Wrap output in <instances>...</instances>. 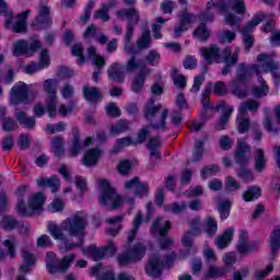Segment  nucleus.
Instances as JSON below:
<instances>
[{"label":"nucleus","instance_id":"a878e982","mask_svg":"<svg viewBox=\"0 0 280 280\" xmlns=\"http://www.w3.org/2000/svg\"><path fill=\"white\" fill-rule=\"evenodd\" d=\"M270 259H275L280 249V225L273 228L270 235Z\"/></svg>","mask_w":280,"mask_h":280},{"label":"nucleus","instance_id":"4468645a","mask_svg":"<svg viewBox=\"0 0 280 280\" xmlns=\"http://www.w3.org/2000/svg\"><path fill=\"white\" fill-rule=\"evenodd\" d=\"M264 19H265L264 14L255 15L254 19L250 22H248L247 25L241 28V33L243 34V36H245L244 45L247 51H250V48L253 47V43H254L253 36L248 34H250V32H253V30H255V27H257V25H259V23H261Z\"/></svg>","mask_w":280,"mask_h":280},{"label":"nucleus","instance_id":"9d476101","mask_svg":"<svg viewBox=\"0 0 280 280\" xmlns=\"http://www.w3.org/2000/svg\"><path fill=\"white\" fill-rule=\"evenodd\" d=\"M240 60V48H236L233 52L231 47H225L221 52V62H224L225 67L221 70L222 75H229L233 71V67L237 65Z\"/></svg>","mask_w":280,"mask_h":280},{"label":"nucleus","instance_id":"680f3d73","mask_svg":"<svg viewBox=\"0 0 280 280\" xmlns=\"http://www.w3.org/2000/svg\"><path fill=\"white\" fill-rule=\"evenodd\" d=\"M220 172V166L217 164L208 165L201 170V178L207 179L209 176H215Z\"/></svg>","mask_w":280,"mask_h":280},{"label":"nucleus","instance_id":"6e6d98bb","mask_svg":"<svg viewBox=\"0 0 280 280\" xmlns=\"http://www.w3.org/2000/svg\"><path fill=\"white\" fill-rule=\"evenodd\" d=\"M258 67H260L261 73H272L273 71H279V63L275 62L272 59L258 65Z\"/></svg>","mask_w":280,"mask_h":280},{"label":"nucleus","instance_id":"39448f33","mask_svg":"<svg viewBox=\"0 0 280 280\" xmlns=\"http://www.w3.org/2000/svg\"><path fill=\"white\" fill-rule=\"evenodd\" d=\"M58 80L47 79L44 82V91L48 94L46 100V109L49 117H56L58 115V97L56 96V91H58Z\"/></svg>","mask_w":280,"mask_h":280},{"label":"nucleus","instance_id":"2eb2a0df","mask_svg":"<svg viewBox=\"0 0 280 280\" xmlns=\"http://www.w3.org/2000/svg\"><path fill=\"white\" fill-rule=\"evenodd\" d=\"M236 250L241 255H250L259 250V242L255 241L248 244V232H241Z\"/></svg>","mask_w":280,"mask_h":280},{"label":"nucleus","instance_id":"c756f323","mask_svg":"<svg viewBox=\"0 0 280 280\" xmlns=\"http://www.w3.org/2000/svg\"><path fill=\"white\" fill-rule=\"evenodd\" d=\"M36 183L38 187H50L52 194H56L58 189H60V179H58V176L52 175L49 178H38L36 179Z\"/></svg>","mask_w":280,"mask_h":280},{"label":"nucleus","instance_id":"c9c22d12","mask_svg":"<svg viewBox=\"0 0 280 280\" xmlns=\"http://www.w3.org/2000/svg\"><path fill=\"white\" fill-rule=\"evenodd\" d=\"M86 235V229H83L82 234L80 235H70V237H78V243H69L63 241V250L69 253V250H73V248H82L84 246V237Z\"/></svg>","mask_w":280,"mask_h":280},{"label":"nucleus","instance_id":"a211bd4d","mask_svg":"<svg viewBox=\"0 0 280 280\" xmlns=\"http://www.w3.org/2000/svg\"><path fill=\"white\" fill-rule=\"evenodd\" d=\"M72 145L70 148V155L71 156H78L84 148H88V145H91L93 143V138L89 137L83 142L80 141V130L77 127L72 128Z\"/></svg>","mask_w":280,"mask_h":280},{"label":"nucleus","instance_id":"37998d69","mask_svg":"<svg viewBox=\"0 0 280 280\" xmlns=\"http://www.w3.org/2000/svg\"><path fill=\"white\" fill-rule=\"evenodd\" d=\"M137 47L144 51V49H150V45H152V36L150 35V31H144L136 42Z\"/></svg>","mask_w":280,"mask_h":280},{"label":"nucleus","instance_id":"1a4fd4ad","mask_svg":"<svg viewBox=\"0 0 280 280\" xmlns=\"http://www.w3.org/2000/svg\"><path fill=\"white\" fill-rule=\"evenodd\" d=\"M116 15L121 21L127 20V38L135 35V25H139V11L135 8L121 9L116 12Z\"/></svg>","mask_w":280,"mask_h":280},{"label":"nucleus","instance_id":"4c0bfd02","mask_svg":"<svg viewBox=\"0 0 280 280\" xmlns=\"http://www.w3.org/2000/svg\"><path fill=\"white\" fill-rule=\"evenodd\" d=\"M83 253L91 255L94 261H102V259L106 258L103 247L97 248L95 245H90L88 248L83 249Z\"/></svg>","mask_w":280,"mask_h":280},{"label":"nucleus","instance_id":"a18cd8bd","mask_svg":"<svg viewBox=\"0 0 280 280\" xmlns=\"http://www.w3.org/2000/svg\"><path fill=\"white\" fill-rule=\"evenodd\" d=\"M52 151L55 156H62L65 154V139L60 136H57L52 139Z\"/></svg>","mask_w":280,"mask_h":280},{"label":"nucleus","instance_id":"603ef678","mask_svg":"<svg viewBox=\"0 0 280 280\" xmlns=\"http://www.w3.org/2000/svg\"><path fill=\"white\" fill-rule=\"evenodd\" d=\"M141 68V60L137 56H131L125 66L127 73H135L137 69Z\"/></svg>","mask_w":280,"mask_h":280},{"label":"nucleus","instance_id":"aec40b11","mask_svg":"<svg viewBox=\"0 0 280 280\" xmlns=\"http://www.w3.org/2000/svg\"><path fill=\"white\" fill-rule=\"evenodd\" d=\"M200 51L208 65H213V62H222V56L220 55V47H218V45L203 47Z\"/></svg>","mask_w":280,"mask_h":280},{"label":"nucleus","instance_id":"4d7b16f0","mask_svg":"<svg viewBox=\"0 0 280 280\" xmlns=\"http://www.w3.org/2000/svg\"><path fill=\"white\" fill-rule=\"evenodd\" d=\"M215 15L213 14V10H209V7H206V11L199 14L200 25H206L207 23H213Z\"/></svg>","mask_w":280,"mask_h":280},{"label":"nucleus","instance_id":"ea45409f","mask_svg":"<svg viewBox=\"0 0 280 280\" xmlns=\"http://www.w3.org/2000/svg\"><path fill=\"white\" fill-rule=\"evenodd\" d=\"M205 277L206 279H222V277H226V269L212 265L206 271Z\"/></svg>","mask_w":280,"mask_h":280},{"label":"nucleus","instance_id":"5fc2aeb1","mask_svg":"<svg viewBox=\"0 0 280 280\" xmlns=\"http://www.w3.org/2000/svg\"><path fill=\"white\" fill-rule=\"evenodd\" d=\"M205 231L210 237H213L218 233V222H215V219L212 217L207 218Z\"/></svg>","mask_w":280,"mask_h":280},{"label":"nucleus","instance_id":"0e129e2a","mask_svg":"<svg viewBox=\"0 0 280 280\" xmlns=\"http://www.w3.org/2000/svg\"><path fill=\"white\" fill-rule=\"evenodd\" d=\"M72 56H77L78 62L79 65H84L85 59H84V47L82 46V44H75L74 46H72Z\"/></svg>","mask_w":280,"mask_h":280},{"label":"nucleus","instance_id":"bf43d9fd","mask_svg":"<svg viewBox=\"0 0 280 280\" xmlns=\"http://www.w3.org/2000/svg\"><path fill=\"white\" fill-rule=\"evenodd\" d=\"M4 231H14L19 226V221L12 217H4L1 221Z\"/></svg>","mask_w":280,"mask_h":280},{"label":"nucleus","instance_id":"e433bc0d","mask_svg":"<svg viewBox=\"0 0 280 280\" xmlns=\"http://www.w3.org/2000/svg\"><path fill=\"white\" fill-rule=\"evenodd\" d=\"M252 71H254V70L250 69V66L247 67L245 62L238 63L237 69H236L235 82H246V80H248V78H250Z\"/></svg>","mask_w":280,"mask_h":280},{"label":"nucleus","instance_id":"473e14b6","mask_svg":"<svg viewBox=\"0 0 280 280\" xmlns=\"http://www.w3.org/2000/svg\"><path fill=\"white\" fill-rule=\"evenodd\" d=\"M100 154L101 151L98 149H89L83 156V165H85V167H93L94 165H97Z\"/></svg>","mask_w":280,"mask_h":280},{"label":"nucleus","instance_id":"412c9836","mask_svg":"<svg viewBox=\"0 0 280 280\" xmlns=\"http://www.w3.org/2000/svg\"><path fill=\"white\" fill-rule=\"evenodd\" d=\"M107 74L113 82L124 84V81L126 80V68L122 65L115 62L108 68Z\"/></svg>","mask_w":280,"mask_h":280},{"label":"nucleus","instance_id":"423d86ee","mask_svg":"<svg viewBox=\"0 0 280 280\" xmlns=\"http://www.w3.org/2000/svg\"><path fill=\"white\" fill-rule=\"evenodd\" d=\"M30 92L31 88L30 85L19 82L11 89L10 92V103L12 106H19V104H32L34 100L30 101Z\"/></svg>","mask_w":280,"mask_h":280},{"label":"nucleus","instance_id":"a19ab883","mask_svg":"<svg viewBox=\"0 0 280 280\" xmlns=\"http://www.w3.org/2000/svg\"><path fill=\"white\" fill-rule=\"evenodd\" d=\"M233 107H226L225 109H223L220 120L215 125V130H224L226 128L229 119H231V115H233Z\"/></svg>","mask_w":280,"mask_h":280},{"label":"nucleus","instance_id":"f257e3e1","mask_svg":"<svg viewBox=\"0 0 280 280\" xmlns=\"http://www.w3.org/2000/svg\"><path fill=\"white\" fill-rule=\"evenodd\" d=\"M144 119L149 121V126L140 129L136 145H141L145 143V139L150 136V130H158L160 132H165L167 130V117H170V109L163 108L161 103L156 104L154 98H149L143 108Z\"/></svg>","mask_w":280,"mask_h":280},{"label":"nucleus","instance_id":"4be33fe9","mask_svg":"<svg viewBox=\"0 0 280 280\" xmlns=\"http://www.w3.org/2000/svg\"><path fill=\"white\" fill-rule=\"evenodd\" d=\"M15 119L20 126H24L26 130H34L36 128V117L27 116V113L15 107Z\"/></svg>","mask_w":280,"mask_h":280},{"label":"nucleus","instance_id":"774afa93","mask_svg":"<svg viewBox=\"0 0 280 280\" xmlns=\"http://www.w3.org/2000/svg\"><path fill=\"white\" fill-rule=\"evenodd\" d=\"M43 69H47L49 65H51V60L49 59V50L43 49L39 52V62H37Z\"/></svg>","mask_w":280,"mask_h":280},{"label":"nucleus","instance_id":"c85d7f7f","mask_svg":"<svg viewBox=\"0 0 280 280\" xmlns=\"http://www.w3.org/2000/svg\"><path fill=\"white\" fill-rule=\"evenodd\" d=\"M259 106H261V103H259V101H255V100L245 101L241 103L238 107V113L241 115L248 116V110H249V113L257 115V110H259Z\"/></svg>","mask_w":280,"mask_h":280},{"label":"nucleus","instance_id":"13d9d810","mask_svg":"<svg viewBox=\"0 0 280 280\" xmlns=\"http://www.w3.org/2000/svg\"><path fill=\"white\" fill-rule=\"evenodd\" d=\"M221 220H226L231 215V201L225 200L219 203V209Z\"/></svg>","mask_w":280,"mask_h":280},{"label":"nucleus","instance_id":"7c9ffc66","mask_svg":"<svg viewBox=\"0 0 280 280\" xmlns=\"http://www.w3.org/2000/svg\"><path fill=\"white\" fill-rule=\"evenodd\" d=\"M30 10H26L18 14V21L13 25V32L15 34H25L27 32V16H30Z\"/></svg>","mask_w":280,"mask_h":280},{"label":"nucleus","instance_id":"6e6552de","mask_svg":"<svg viewBox=\"0 0 280 280\" xmlns=\"http://www.w3.org/2000/svg\"><path fill=\"white\" fill-rule=\"evenodd\" d=\"M37 12V16L32 22V27H34V30L51 27V9L47 5V2H39Z\"/></svg>","mask_w":280,"mask_h":280},{"label":"nucleus","instance_id":"f03ea898","mask_svg":"<svg viewBox=\"0 0 280 280\" xmlns=\"http://www.w3.org/2000/svg\"><path fill=\"white\" fill-rule=\"evenodd\" d=\"M86 226H89V215L79 211L63 220L60 225L49 223L48 232L54 240L65 242L67 240L65 232L68 233V235H82V231L83 229H86Z\"/></svg>","mask_w":280,"mask_h":280},{"label":"nucleus","instance_id":"7ed1b4c3","mask_svg":"<svg viewBox=\"0 0 280 280\" xmlns=\"http://www.w3.org/2000/svg\"><path fill=\"white\" fill-rule=\"evenodd\" d=\"M98 185L101 187V196L98 201L103 207H112V209H119L124 202L128 205H135V197H121L117 195V190L110 186L108 179H98Z\"/></svg>","mask_w":280,"mask_h":280},{"label":"nucleus","instance_id":"20e7f679","mask_svg":"<svg viewBox=\"0 0 280 280\" xmlns=\"http://www.w3.org/2000/svg\"><path fill=\"white\" fill-rule=\"evenodd\" d=\"M73 261H75V254H70L60 259L54 252H50L46 255V270L50 275H56L57 272L65 275L71 268Z\"/></svg>","mask_w":280,"mask_h":280},{"label":"nucleus","instance_id":"09e8293b","mask_svg":"<svg viewBox=\"0 0 280 280\" xmlns=\"http://www.w3.org/2000/svg\"><path fill=\"white\" fill-rule=\"evenodd\" d=\"M171 78L175 86H178V89H185V86H187V78L183 74H178L177 68H173Z\"/></svg>","mask_w":280,"mask_h":280},{"label":"nucleus","instance_id":"bb28decb","mask_svg":"<svg viewBox=\"0 0 280 280\" xmlns=\"http://www.w3.org/2000/svg\"><path fill=\"white\" fill-rule=\"evenodd\" d=\"M235 233V229L228 228L223 234L219 235L215 241L217 247L222 250L223 248L229 247V244L233 242V234Z\"/></svg>","mask_w":280,"mask_h":280},{"label":"nucleus","instance_id":"864d4df0","mask_svg":"<svg viewBox=\"0 0 280 280\" xmlns=\"http://www.w3.org/2000/svg\"><path fill=\"white\" fill-rule=\"evenodd\" d=\"M2 130L4 132H14V130H19V122L12 117H5L2 120Z\"/></svg>","mask_w":280,"mask_h":280},{"label":"nucleus","instance_id":"49530a36","mask_svg":"<svg viewBox=\"0 0 280 280\" xmlns=\"http://www.w3.org/2000/svg\"><path fill=\"white\" fill-rule=\"evenodd\" d=\"M142 220H143V217H141V214H137V217L133 220V228L128 233V237H127L128 244H132V242H135V237H137V233H139V226H141Z\"/></svg>","mask_w":280,"mask_h":280},{"label":"nucleus","instance_id":"b1692460","mask_svg":"<svg viewBox=\"0 0 280 280\" xmlns=\"http://www.w3.org/2000/svg\"><path fill=\"white\" fill-rule=\"evenodd\" d=\"M43 205H45V195L43 192H36L32 197L28 198V208H26V212L28 215H33L34 211H40L43 209Z\"/></svg>","mask_w":280,"mask_h":280},{"label":"nucleus","instance_id":"72a5a7b5","mask_svg":"<svg viewBox=\"0 0 280 280\" xmlns=\"http://www.w3.org/2000/svg\"><path fill=\"white\" fill-rule=\"evenodd\" d=\"M268 163V160L266 159V153L264 152V149H257L256 150V156H255V171L258 174H261L264 170H266V165Z\"/></svg>","mask_w":280,"mask_h":280},{"label":"nucleus","instance_id":"f8f14e48","mask_svg":"<svg viewBox=\"0 0 280 280\" xmlns=\"http://www.w3.org/2000/svg\"><path fill=\"white\" fill-rule=\"evenodd\" d=\"M253 159V154L250 151V147L243 140L237 141V148L234 154V161L236 165H240V167H246L250 163V160Z\"/></svg>","mask_w":280,"mask_h":280},{"label":"nucleus","instance_id":"69168bd1","mask_svg":"<svg viewBox=\"0 0 280 280\" xmlns=\"http://www.w3.org/2000/svg\"><path fill=\"white\" fill-rule=\"evenodd\" d=\"M194 35L199 40H208L210 36V32L205 24H200L199 27L194 32Z\"/></svg>","mask_w":280,"mask_h":280},{"label":"nucleus","instance_id":"dca6fc26","mask_svg":"<svg viewBox=\"0 0 280 280\" xmlns=\"http://www.w3.org/2000/svg\"><path fill=\"white\" fill-rule=\"evenodd\" d=\"M125 189H135V196L138 198H145L150 194V185L141 182L139 177L125 182Z\"/></svg>","mask_w":280,"mask_h":280},{"label":"nucleus","instance_id":"de8ad7c7","mask_svg":"<svg viewBox=\"0 0 280 280\" xmlns=\"http://www.w3.org/2000/svg\"><path fill=\"white\" fill-rule=\"evenodd\" d=\"M132 40V35H130L128 37V33H126L125 35V51L126 54H128L129 56H137L139 54H141L143 50L141 48H139V46H131L130 43Z\"/></svg>","mask_w":280,"mask_h":280},{"label":"nucleus","instance_id":"393cba45","mask_svg":"<svg viewBox=\"0 0 280 280\" xmlns=\"http://www.w3.org/2000/svg\"><path fill=\"white\" fill-rule=\"evenodd\" d=\"M27 186H21L16 189L15 195L18 196V206L16 211L22 215V218H26L32 212H27V207L25 206V199H23V196L27 194Z\"/></svg>","mask_w":280,"mask_h":280},{"label":"nucleus","instance_id":"cd10ccee","mask_svg":"<svg viewBox=\"0 0 280 280\" xmlns=\"http://www.w3.org/2000/svg\"><path fill=\"white\" fill-rule=\"evenodd\" d=\"M83 97L88 102L95 104L96 102H100V100H102V92L100 91V88L84 85Z\"/></svg>","mask_w":280,"mask_h":280},{"label":"nucleus","instance_id":"9b49d317","mask_svg":"<svg viewBox=\"0 0 280 280\" xmlns=\"http://www.w3.org/2000/svg\"><path fill=\"white\" fill-rule=\"evenodd\" d=\"M178 18L179 24L174 27V38H180L189 30V26L198 20L196 14L187 12V8L180 12Z\"/></svg>","mask_w":280,"mask_h":280},{"label":"nucleus","instance_id":"c03bdc74","mask_svg":"<svg viewBox=\"0 0 280 280\" xmlns=\"http://www.w3.org/2000/svg\"><path fill=\"white\" fill-rule=\"evenodd\" d=\"M228 10H232V12H235L236 14H246L244 0H229Z\"/></svg>","mask_w":280,"mask_h":280},{"label":"nucleus","instance_id":"5701e85b","mask_svg":"<svg viewBox=\"0 0 280 280\" xmlns=\"http://www.w3.org/2000/svg\"><path fill=\"white\" fill-rule=\"evenodd\" d=\"M117 7V0H109L107 3L101 4V8L94 12V19L108 23L110 21V10Z\"/></svg>","mask_w":280,"mask_h":280},{"label":"nucleus","instance_id":"338daca9","mask_svg":"<svg viewBox=\"0 0 280 280\" xmlns=\"http://www.w3.org/2000/svg\"><path fill=\"white\" fill-rule=\"evenodd\" d=\"M145 84V80L143 78L136 75L131 81V91L133 93H141L143 91V85Z\"/></svg>","mask_w":280,"mask_h":280},{"label":"nucleus","instance_id":"8fccbe9b","mask_svg":"<svg viewBox=\"0 0 280 280\" xmlns=\"http://www.w3.org/2000/svg\"><path fill=\"white\" fill-rule=\"evenodd\" d=\"M130 128V122L128 120H118L114 126L110 128V135L116 137V135H121L126 132Z\"/></svg>","mask_w":280,"mask_h":280},{"label":"nucleus","instance_id":"3c124183","mask_svg":"<svg viewBox=\"0 0 280 280\" xmlns=\"http://www.w3.org/2000/svg\"><path fill=\"white\" fill-rule=\"evenodd\" d=\"M236 176L242 178L244 183H253V180H255V175H253V172H250L246 166H240L236 171Z\"/></svg>","mask_w":280,"mask_h":280},{"label":"nucleus","instance_id":"0eeeda50","mask_svg":"<svg viewBox=\"0 0 280 280\" xmlns=\"http://www.w3.org/2000/svg\"><path fill=\"white\" fill-rule=\"evenodd\" d=\"M145 255V245L137 243L131 249L124 252L117 256L119 266H130L136 261H141V258Z\"/></svg>","mask_w":280,"mask_h":280},{"label":"nucleus","instance_id":"f704fd0d","mask_svg":"<svg viewBox=\"0 0 280 280\" xmlns=\"http://www.w3.org/2000/svg\"><path fill=\"white\" fill-rule=\"evenodd\" d=\"M236 124L240 135H246V132L250 130V116L238 113L236 117Z\"/></svg>","mask_w":280,"mask_h":280},{"label":"nucleus","instance_id":"f3484780","mask_svg":"<svg viewBox=\"0 0 280 280\" xmlns=\"http://www.w3.org/2000/svg\"><path fill=\"white\" fill-rule=\"evenodd\" d=\"M163 268H165V262L163 261V258L159 255H153L149 258V262L145 267V272L149 275V277H153L156 279V277H161L163 275Z\"/></svg>","mask_w":280,"mask_h":280},{"label":"nucleus","instance_id":"e2e57ef3","mask_svg":"<svg viewBox=\"0 0 280 280\" xmlns=\"http://www.w3.org/2000/svg\"><path fill=\"white\" fill-rule=\"evenodd\" d=\"M95 8V0H90L85 7L84 13L81 15L80 21L81 23L85 24L91 21V12Z\"/></svg>","mask_w":280,"mask_h":280},{"label":"nucleus","instance_id":"79ce46f5","mask_svg":"<svg viewBox=\"0 0 280 280\" xmlns=\"http://www.w3.org/2000/svg\"><path fill=\"white\" fill-rule=\"evenodd\" d=\"M208 10H212V12H219V14H224L228 9V3L224 0H211L207 3Z\"/></svg>","mask_w":280,"mask_h":280},{"label":"nucleus","instance_id":"6ab92c4d","mask_svg":"<svg viewBox=\"0 0 280 280\" xmlns=\"http://www.w3.org/2000/svg\"><path fill=\"white\" fill-rule=\"evenodd\" d=\"M265 130L267 132H272L273 135H279L280 131V105H277L275 108L276 120L272 122L270 118V108H265Z\"/></svg>","mask_w":280,"mask_h":280},{"label":"nucleus","instance_id":"2f4dec72","mask_svg":"<svg viewBox=\"0 0 280 280\" xmlns=\"http://www.w3.org/2000/svg\"><path fill=\"white\" fill-rule=\"evenodd\" d=\"M171 229H172V223L170 221H166L163 218H158L152 225L153 233H159L161 237L167 235V232Z\"/></svg>","mask_w":280,"mask_h":280},{"label":"nucleus","instance_id":"052dcab7","mask_svg":"<svg viewBox=\"0 0 280 280\" xmlns=\"http://www.w3.org/2000/svg\"><path fill=\"white\" fill-rule=\"evenodd\" d=\"M147 65H150L151 67H156L159 65V61L161 60V54L156 50H150L149 54L144 58Z\"/></svg>","mask_w":280,"mask_h":280},{"label":"nucleus","instance_id":"58836bf2","mask_svg":"<svg viewBox=\"0 0 280 280\" xmlns=\"http://www.w3.org/2000/svg\"><path fill=\"white\" fill-rule=\"evenodd\" d=\"M261 196V188L259 186H250L243 192V200L245 202H252L257 200Z\"/></svg>","mask_w":280,"mask_h":280},{"label":"nucleus","instance_id":"ddd939ff","mask_svg":"<svg viewBox=\"0 0 280 280\" xmlns=\"http://www.w3.org/2000/svg\"><path fill=\"white\" fill-rule=\"evenodd\" d=\"M40 42L35 40L28 44L26 40H19L14 44L13 56H34L40 49Z\"/></svg>","mask_w":280,"mask_h":280}]
</instances>
